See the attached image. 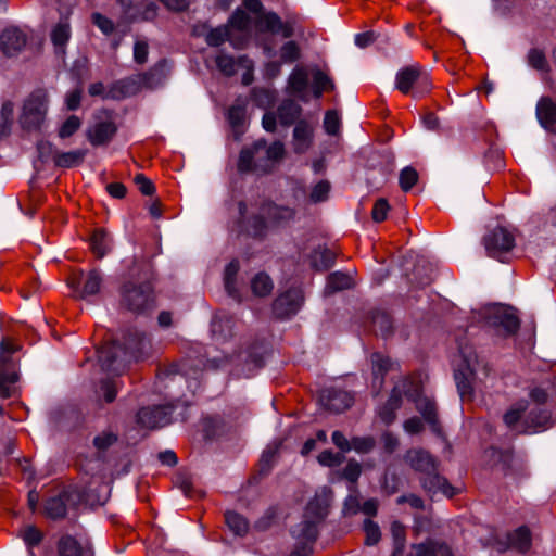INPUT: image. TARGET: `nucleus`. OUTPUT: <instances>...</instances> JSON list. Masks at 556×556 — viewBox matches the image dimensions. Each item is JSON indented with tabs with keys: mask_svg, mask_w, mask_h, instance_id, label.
Listing matches in <instances>:
<instances>
[{
	"mask_svg": "<svg viewBox=\"0 0 556 556\" xmlns=\"http://www.w3.org/2000/svg\"><path fill=\"white\" fill-rule=\"evenodd\" d=\"M536 116L545 128L556 124V103L548 98H543L536 105Z\"/></svg>",
	"mask_w": 556,
	"mask_h": 556,
	"instance_id": "31",
	"label": "nucleus"
},
{
	"mask_svg": "<svg viewBox=\"0 0 556 556\" xmlns=\"http://www.w3.org/2000/svg\"><path fill=\"white\" fill-rule=\"evenodd\" d=\"M281 18L275 12H268L262 16V23L266 30L278 34V28L280 26Z\"/></svg>",
	"mask_w": 556,
	"mask_h": 556,
	"instance_id": "62",
	"label": "nucleus"
},
{
	"mask_svg": "<svg viewBox=\"0 0 556 556\" xmlns=\"http://www.w3.org/2000/svg\"><path fill=\"white\" fill-rule=\"evenodd\" d=\"M414 554L409 556H453L447 544L442 541L427 540L424 543L413 545Z\"/></svg>",
	"mask_w": 556,
	"mask_h": 556,
	"instance_id": "23",
	"label": "nucleus"
},
{
	"mask_svg": "<svg viewBox=\"0 0 556 556\" xmlns=\"http://www.w3.org/2000/svg\"><path fill=\"white\" fill-rule=\"evenodd\" d=\"M391 534L394 541L393 556H396L402 553L405 545V527L399 521H393L391 523Z\"/></svg>",
	"mask_w": 556,
	"mask_h": 556,
	"instance_id": "48",
	"label": "nucleus"
},
{
	"mask_svg": "<svg viewBox=\"0 0 556 556\" xmlns=\"http://www.w3.org/2000/svg\"><path fill=\"white\" fill-rule=\"evenodd\" d=\"M312 264L318 270L328 269L333 264V255L327 250H315L312 256Z\"/></svg>",
	"mask_w": 556,
	"mask_h": 556,
	"instance_id": "46",
	"label": "nucleus"
},
{
	"mask_svg": "<svg viewBox=\"0 0 556 556\" xmlns=\"http://www.w3.org/2000/svg\"><path fill=\"white\" fill-rule=\"evenodd\" d=\"M71 38V25L68 18H62L51 31V41L58 48H63Z\"/></svg>",
	"mask_w": 556,
	"mask_h": 556,
	"instance_id": "36",
	"label": "nucleus"
},
{
	"mask_svg": "<svg viewBox=\"0 0 556 556\" xmlns=\"http://www.w3.org/2000/svg\"><path fill=\"white\" fill-rule=\"evenodd\" d=\"M279 56L281 63L290 64L296 62L301 58L300 46L293 40L285 42L280 47Z\"/></svg>",
	"mask_w": 556,
	"mask_h": 556,
	"instance_id": "41",
	"label": "nucleus"
},
{
	"mask_svg": "<svg viewBox=\"0 0 556 556\" xmlns=\"http://www.w3.org/2000/svg\"><path fill=\"white\" fill-rule=\"evenodd\" d=\"M250 25L251 20L249 15L242 10L235 11L227 24L232 34H235V31L240 33V35L237 36L239 40H243L244 38H247V41L249 40Z\"/></svg>",
	"mask_w": 556,
	"mask_h": 556,
	"instance_id": "30",
	"label": "nucleus"
},
{
	"mask_svg": "<svg viewBox=\"0 0 556 556\" xmlns=\"http://www.w3.org/2000/svg\"><path fill=\"white\" fill-rule=\"evenodd\" d=\"M263 162H268V172L271 170L274 164L281 160L285 155V146L280 141H275L269 147L265 144L261 152Z\"/></svg>",
	"mask_w": 556,
	"mask_h": 556,
	"instance_id": "38",
	"label": "nucleus"
},
{
	"mask_svg": "<svg viewBox=\"0 0 556 556\" xmlns=\"http://www.w3.org/2000/svg\"><path fill=\"white\" fill-rule=\"evenodd\" d=\"M45 511L49 518L60 519L66 515V505L61 497H52L46 502Z\"/></svg>",
	"mask_w": 556,
	"mask_h": 556,
	"instance_id": "44",
	"label": "nucleus"
},
{
	"mask_svg": "<svg viewBox=\"0 0 556 556\" xmlns=\"http://www.w3.org/2000/svg\"><path fill=\"white\" fill-rule=\"evenodd\" d=\"M302 113L301 106L293 100H283L277 109V116L282 126H290Z\"/></svg>",
	"mask_w": 556,
	"mask_h": 556,
	"instance_id": "27",
	"label": "nucleus"
},
{
	"mask_svg": "<svg viewBox=\"0 0 556 556\" xmlns=\"http://www.w3.org/2000/svg\"><path fill=\"white\" fill-rule=\"evenodd\" d=\"M527 409V404L523 402L517 403L504 415V422L507 427L514 428L520 420L522 414Z\"/></svg>",
	"mask_w": 556,
	"mask_h": 556,
	"instance_id": "53",
	"label": "nucleus"
},
{
	"mask_svg": "<svg viewBox=\"0 0 556 556\" xmlns=\"http://www.w3.org/2000/svg\"><path fill=\"white\" fill-rule=\"evenodd\" d=\"M239 262L233 260L225 268L224 283L227 293L233 299H239V293L236 288V276L239 271Z\"/></svg>",
	"mask_w": 556,
	"mask_h": 556,
	"instance_id": "37",
	"label": "nucleus"
},
{
	"mask_svg": "<svg viewBox=\"0 0 556 556\" xmlns=\"http://www.w3.org/2000/svg\"><path fill=\"white\" fill-rule=\"evenodd\" d=\"M86 154L87 151L84 149H77L67 152L55 151L54 165L62 168L79 166L84 162Z\"/></svg>",
	"mask_w": 556,
	"mask_h": 556,
	"instance_id": "28",
	"label": "nucleus"
},
{
	"mask_svg": "<svg viewBox=\"0 0 556 556\" xmlns=\"http://www.w3.org/2000/svg\"><path fill=\"white\" fill-rule=\"evenodd\" d=\"M330 184L327 180L318 181L312 189L309 199L314 203L324 202L328 199L330 192Z\"/></svg>",
	"mask_w": 556,
	"mask_h": 556,
	"instance_id": "54",
	"label": "nucleus"
},
{
	"mask_svg": "<svg viewBox=\"0 0 556 556\" xmlns=\"http://www.w3.org/2000/svg\"><path fill=\"white\" fill-rule=\"evenodd\" d=\"M529 419L534 428H546L551 425V414L545 409H540L538 413L532 409Z\"/></svg>",
	"mask_w": 556,
	"mask_h": 556,
	"instance_id": "55",
	"label": "nucleus"
},
{
	"mask_svg": "<svg viewBox=\"0 0 556 556\" xmlns=\"http://www.w3.org/2000/svg\"><path fill=\"white\" fill-rule=\"evenodd\" d=\"M372 375H374V387L381 388L383 384L384 375L392 369L393 363L391 359L380 353H374L370 357Z\"/></svg>",
	"mask_w": 556,
	"mask_h": 556,
	"instance_id": "26",
	"label": "nucleus"
},
{
	"mask_svg": "<svg viewBox=\"0 0 556 556\" xmlns=\"http://www.w3.org/2000/svg\"><path fill=\"white\" fill-rule=\"evenodd\" d=\"M472 376L473 371L469 366H467L464 370L458 369L454 374L457 390L463 401L471 400L472 397Z\"/></svg>",
	"mask_w": 556,
	"mask_h": 556,
	"instance_id": "29",
	"label": "nucleus"
},
{
	"mask_svg": "<svg viewBox=\"0 0 556 556\" xmlns=\"http://www.w3.org/2000/svg\"><path fill=\"white\" fill-rule=\"evenodd\" d=\"M149 46L143 40H138L134 46V60L138 64H143L148 60Z\"/></svg>",
	"mask_w": 556,
	"mask_h": 556,
	"instance_id": "63",
	"label": "nucleus"
},
{
	"mask_svg": "<svg viewBox=\"0 0 556 556\" xmlns=\"http://www.w3.org/2000/svg\"><path fill=\"white\" fill-rule=\"evenodd\" d=\"M157 5L153 1L143 0L136 5V13L130 15L131 20L153 21L157 15Z\"/></svg>",
	"mask_w": 556,
	"mask_h": 556,
	"instance_id": "39",
	"label": "nucleus"
},
{
	"mask_svg": "<svg viewBox=\"0 0 556 556\" xmlns=\"http://www.w3.org/2000/svg\"><path fill=\"white\" fill-rule=\"evenodd\" d=\"M509 546L519 552H527L531 547V533L530 530L522 526L516 529L508 535Z\"/></svg>",
	"mask_w": 556,
	"mask_h": 556,
	"instance_id": "33",
	"label": "nucleus"
},
{
	"mask_svg": "<svg viewBox=\"0 0 556 556\" xmlns=\"http://www.w3.org/2000/svg\"><path fill=\"white\" fill-rule=\"evenodd\" d=\"M320 403L327 410L338 414L352 406L353 396L343 390L327 389L320 394Z\"/></svg>",
	"mask_w": 556,
	"mask_h": 556,
	"instance_id": "13",
	"label": "nucleus"
},
{
	"mask_svg": "<svg viewBox=\"0 0 556 556\" xmlns=\"http://www.w3.org/2000/svg\"><path fill=\"white\" fill-rule=\"evenodd\" d=\"M314 518L306 515L303 516V520L292 529V535L301 543H313L318 535V525Z\"/></svg>",
	"mask_w": 556,
	"mask_h": 556,
	"instance_id": "22",
	"label": "nucleus"
},
{
	"mask_svg": "<svg viewBox=\"0 0 556 556\" xmlns=\"http://www.w3.org/2000/svg\"><path fill=\"white\" fill-rule=\"evenodd\" d=\"M232 319L227 316H215L212 321V332L217 339L231 336Z\"/></svg>",
	"mask_w": 556,
	"mask_h": 556,
	"instance_id": "42",
	"label": "nucleus"
},
{
	"mask_svg": "<svg viewBox=\"0 0 556 556\" xmlns=\"http://www.w3.org/2000/svg\"><path fill=\"white\" fill-rule=\"evenodd\" d=\"M332 500V491L327 486L319 489L315 496L308 502L304 515L323 521L328 515V508Z\"/></svg>",
	"mask_w": 556,
	"mask_h": 556,
	"instance_id": "14",
	"label": "nucleus"
},
{
	"mask_svg": "<svg viewBox=\"0 0 556 556\" xmlns=\"http://www.w3.org/2000/svg\"><path fill=\"white\" fill-rule=\"evenodd\" d=\"M265 140L260 139L251 147L243 148L238 160V170L240 173H268V162H263L261 152L264 150Z\"/></svg>",
	"mask_w": 556,
	"mask_h": 556,
	"instance_id": "5",
	"label": "nucleus"
},
{
	"mask_svg": "<svg viewBox=\"0 0 556 556\" xmlns=\"http://www.w3.org/2000/svg\"><path fill=\"white\" fill-rule=\"evenodd\" d=\"M261 212L266 215L268 222L273 226H280L290 220L295 216V211L289 206L277 205L271 202L263 203Z\"/></svg>",
	"mask_w": 556,
	"mask_h": 556,
	"instance_id": "20",
	"label": "nucleus"
},
{
	"mask_svg": "<svg viewBox=\"0 0 556 556\" xmlns=\"http://www.w3.org/2000/svg\"><path fill=\"white\" fill-rule=\"evenodd\" d=\"M351 450L357 453H368L375 446V440L370 437H355L351 440Z\"/></svg>",
	"mask_w": 556,
	"mask_h": 556,
	"instance_id": "58",
	"label": "nucleus"
},
{
	"mask_svg": "<svg viewBox=\"0 0 556 556\" xmlns=\"http://www.w3.org/2000/svg\"><path fill=\"white\" fill-rule=\"evenodd\" d=\"M483 243L488 255L497 258L514 248L515 238L507 229L496 227L484 236Z\"/></svg>",
	"mask_w": 556,
	"mask_h": 556,
	"instance_id": "6",
	"label": "nucleus"
},
{
	"mask_svg": "<svg viewBox=\"0 0 556 556\" xmlns=\"http://www.w3.org/2000/svg\"><path fill=\"white\" fill-rule=\"evenodd\" d=\"M308 86V74L303 66L293 68L288 78V90L291 93L301 96Z\"/></svg>",
	"mask_w": 556,
	"mask_h": 556,
	"instance_id": "32",
	"label": "nucleus"
},
{
	"mask_svg": "<svg viewBox=\"0 0 556 556\" xmlns=\"http://www.w3.org/2000/svg\"><path fill=\"white\" fill-rule=\"evenodd\" d=\"M216 66L226 76H232L236 73L237 64H240L239 60L236 61L233 56L226 53H219L215 59Z\"/></svg>",
	"mask_w": 556,
	"mask_h": 556,
	"instance_id": "45",
	"label": "nucleus"
},
{
	"mask_svg": "<svg viewBox=\"0 0 556 556\" xmlns=\"http://www.w3.org/2000/svg\"><path fill=\"white\" fill-rule=\"evenodd\" d=\"M119 305L129 312L141 313L153 305V288L150 282L126 281L119 287Z\"/></svg>",
	"mask_w": 556,
	"mask_h": 556,
	"instance_id": "1",
	"label": "nucleus"
},
{
	"mask_svg": "<svg viewBox=\"0 0 556 556\" xmlns=\"http://www.w3.org/2000/svg\"><path fill=\"white\" fill-rule=\"evenodd\" d=\"M173 409L172 405L143 407L137 414V421L147 429L161 428L170 424Z\"/></svg>",
	"mask_w": 556,
	"mask_h": 556,
	"instance_id": "7",
	"label": "nucleus"
},
{
	"mask_svg": "<svg viewBox=\"0 0 556 556\" xmlns=\"http://www.w3.org/2000/svg\"><path fill=\"white\" fill-rule=\"evenodd\" d=\"M402 403V391L395 386L387 403L379 409V417L386 425H390L395 419V412Z\"/></svg>",
	"mask_w": 556,
	"mask_h": 556,
	"instance_id": "25",
	"label": "nucleus"
},
{
	"mask_svg": "<svg viewBox=\"0 0 556 556\" xmlns=\"http://www.w3.org/2000/svg\"><path fill=\"white\" fill-rule=\"evenodd\" d=\"M118 391V382L116 380H102L100 383V392L103 394L105 402L111 403L115 400Z\"/></svg>",
	"mask_w": 556,
	"mask_h": 556,
	"instance_id": "57",
	"label": "nucleus"
},
{
	"mask_svg": "<svg viewBox=\"0 0 556 556\" xmlns=\"http://www.w3.org/2000/svg\"><path fill=\"white\" fill-rule=\"evenodd\" d=\"M205 41L211 47H219L226 41L236 49H242L247 45V38L239 40L235 34L230 30L227 25H222L216 28H212L205 36Z\"/></svg>",
	"mask_w": 556,
	"mask_h": 556,
	"instance_id": "19",
	"label": "nucleus"
},
{
	"mask_svg": "<svg viewBox=\"0 0 556 556\" xmlns=\"http://www.w3.org/2000/svg\"><path fill=\"white\" fill-rule=\"evenodd\" d=\"M117 127L112 119L97 122L87 130L88 141L94 146H103L109 143L115 136Z\"/></svg>",
	"mask_w": 556,
	"mask_h": 556,
	"instance_id": "16",
	"label": "nucleus"
},
{
	"mask_svg": "<svg viewBox=\"0 0 556 556\" xmlns=\"http://www.w3.org/2000/svg\"><path fill=\"white\" fill-rule=\"evenodd\" d=\"M389 211L390 205L388 201L383 198H380L374 204L371 217L376 223H381L387 218Z\"/></svg>",
	"mask_w": 556,
	"mask_h": 556,
	"instance_id": "56",
	"label": "nucleus"
},
{
	"mask_svg": "<svg viewBox=\"0 0 556 556\" xmlns=\"http://www.w3.org/2000/svg\"><path fill=\"white\" fill-rule=\"evenodd\" d=\"M90 247L98 258H102L111 249V239L103 229L93 232Z\"/></svg>",
	"mask_w": 556,
	"mask_h": 556,
	"instance_id": "34",
	"label": "nucleus"
},
{
	"mask_svg": "<svg viewBox=\"0 0 556 556\" xmlns=\"http://www.w3.org/2000/svg\"><path fill=\"white\" fill-rule=\"evenodd\" d=\"M395 88L403 94L410 93L413 98H421L431 90L432 84L428 73L415 64L396 73Z\"/></svg>",
	"mask_w": 556,
	"mask_h": 556,
	"instance_id": "2",
	"label": "nucleus"
},
{
	"mask_svg": "<svg viewBox=\"0 0 556 556\" xmlns=\"http://www.w3.org/2000/svg\"><path fill=\"white\" fill-rule=\"evenodd\" d=\"M304 302L300 288H292L280 294L273 304V312L278 318H288L295 315Z\"/></svg>",
	"mask_w": 556,
	"mask_h": 556,
	"instance_id": "8",
	"label": "nucleus"
},
{
	"mask_svg": "<svg viewBox=\"0 0 556 556\" xmlns=\"http://www.w3.org/2000/svg\"><path fill=\"white\" fill-rule=\"evenodd\" d=\"M238 210L240 215L239 224L242 231L253 238H263L266 236L268 229V224L265 219L266 215L261 212V214L247 217L248 206L242 201L239 202Z\"/></svg>",
	"mask_w": 556,
	"mask_h": 556,
	"instance_id": "10",
	"label": "nucleus"
},
{
	"mask_svg": "<svg viewBox=\"0 0 556 556\" xmlns=\"http://www.w3.org/2000/svg\"><path fill=\"white\" fill-rule=\"evenodd\" d=\"M362 472V467L358 462L350 460L343 469L342 476L344 479L350 481L351 483H355L359 478Z\"/></svg>",
	"mask_w": 556,
	"mask_h": 556,
	"instance_id": "61",
	"label": "nucleus"
},
{
	"mask_svg": "<svg viewBox=\"0 0 556 556\" xmlns=\"http://www.w3.org/2000/svg\"><path fill=\"white\" fill-rule=\"evenodd\" d=\"M486 318L490 325L502 327L507 334L516 333L520 327L519 318L509 307L495 306L489 311Z\"/></svg>",
	"mask_w": 556,
	"mask_h": 556,
	"instance_id": "11",
	"label": "nucleus"
},
{
	"mask_svg": "<svg viewBox=\"0 0 556 556\" xmlns=\"http://www.w3.org/2000/svg\"><path fill=\"white\" fill-rule=\"evenodd\" d=\"M421 483L424 489L430 494H437L441 492L445 496L452 497L456 493L454 486H452L444 477H441L437 472V465L434 466L433 470L424 472Z\"/></svg>",
	"mask_w": 556,
	"mask_h": 556,
	"instance_id": "18",
	"label": "nucleus"
},
{
	"mask_svg": "<svg viewBox=\"0 0 556 556\" xmlns=\"http://www.w3.org/2000/svg\"><path fill=\"white\" fill-rule=\"evenodd\" d=\"M418 181V173L412 166L404 167L399 177V184L404 192L409 191Z\"/></svg>",
	"mask_w": 556,
	"mask_h": 556,
	"instance_id": "47",
	"label": "nucleus"
},
{
	"mask_svg": "<svg viewBox=\"0 0 556 556\" xmlns=\"http://www.w3.org/2000/svg\"><path fill=\"white\" fill-rule=\"evenodd\" d=\"M103 286V275L99 269H92L81 275L77 286L74 287L77 296L81 300H89L101 292Z\"/></svg>",
	"mask_w": 556,
	"mask_h": 556,
	"instance_id": "15",
	"label": "nucleus"
},
{
	"mask_svg": "<svg viewBox=\"0 0 556 556\" xmlns=\"http://www.w3.org/2000/svg\"><path fill=\"white\" fill-rule=\"evenodd\" d=\"M352 285L350 276L346 274L337 271L329 276L327 287L333 291H340L349 289Z\"/></svg>",
	"mask_w": 556,
	"mask_h": 556,
	"instance_id": "50",
	"label": "nucleus"
},
{
	"mask_svg": "<svg viewBox=\"0 0 556 556\" xmlns=\"http://www.w3.org/2000/svg\"><path fill=\"white\" fill-rule=\"evenodd\" d=\"M26 45V35L17 27L5 28L0 36V48L8 56L15 55Z\"/></svg>",
	"mask_w": 556,
	"mask_h": 556,
	"instance_id": "17",
	"label": "nucleus"
},
{
	"mask_svg": "<svg viewBox=\"0 0 556 556\" xmlns=\"http://www.w3.org/2000/svg\"><path fill=\"white\" fill-rule=\"evenodd\" d=\"M130 346L117 342L103 345L98 350V358L103 369L117 371L121 364L126 359Z\"/></svg>",
	"mask_w": 556,
	"mask_h": 556,
	"instance_id": "9",
	"label": "nucleus"
},
{
	"mask_svg": "<svg viewBox=\"0 0 556 556\" xmlns=\"http://www.w3.org/2000/svg\"><path fill=\"white\" fill-rule=\"evenodd\" d=\"M225 520L229 529L237 535H243L248 532L249 523L245 518L238 513L227 511Z\"/></svg>",
	"mask_w": 556,
	"mask_h": 556,
	"instance_id": "40",
	"label": "nucleus"
},
{
	"mask_svg": "<svg viewBox=\"0 0 556 556\" xmlns=\"http://www.w3.org/2000/svg\"><path fill=\"white\" fill-rule=\"evenodd\" d=\"M23 540L29 546L38 545L42 540V533L35 527H27L23 532Z\"/></svg>",
	"mask_w": 556,
	"mask_h": 556,
	"instance_id": "64",
	"label": "nucleus"
},
{
	"mask_svg": "<svg viewBox=\"0 0 556 556\" xmlns=\"http://www.w3.org/2000/svg\"><path fill=\"white\" fill-rule=\"evenodd\" d=\"M81 126V119L76 115L67 117L59 128L58 135L61 139L72 137Z\"/></svg>",
	"mask_w": 556,
	"mask_h": 556,
	"instance_id": "49",
	"label": "nucleus"
},
{
	"mask_svg": "<svg viewBox=\"0 0 556 556\" xmlns=\"http://www.w3.org/2000/svg\"><path fill=\"white\" fill-rule=\"evenodd\" d=\"M251 289L254 295L263 298L271 293L274 283L267 274L258 273L251 280Z\"/></svg>",
	"mask_w": 556,
	"mask_h": 556,
	"instance_id": "35",
	"label": "nucleus"
},
{
	"mask_svg": "<svg viewBox=\"0 0 556 556\" xmlns=\"http://www.w3.org/2000/svg\"><path fill=\"white\" fill-rule=\"evenodd\" d=\"M416 407L424 416L425 420L430 425L435 426L437 424V408L432 400L428 397H419L416 401Z\"/></svg>",
	"mask_w": 556,
	"mask_h": 556,
	"instance_id": "43",
	"label": "nucleus"
},
{
	"mask_svg": "<svg viewBox=\"0 0 556 556\" xmlns=\"http://www.w3.org/2000/svg\"><path fill=\"white\" fill-rule=\"evenodd\" d=\"M405 458L413 469L421 473L433 470L435 466L432 456L422 450L408 451Z\"/></svg>",
	"mask_w": 556,
	"mask_h": 556,
	"instance_id": "24",
	"label": "nucleus"
},
{
	"mask_svg": "<svg viewBox=\"0 0 556 556\" xmlns=\"http://www.w3.org/2000/svg\"><path fill=\"white\" fill-rule=\"evenodd\" d=\"M365 544L375 545L380 541L381 532L379 526L370 519L364 521Z\"/></svg>",
	"mask_w": 556,
	"mask_h": 556,
	"instance_id": "52",
	"label": "nucleus"
},
{
	"mask_svg": "<svg viewBox=\"0 0 556 556\" xmlns=\"http://www.w3.org/2000/svg\"><path fill=\"white\" fill-rule=\"evenodd\" d=\"M59 556H93L90 542L71 534L62 535L56 544Z\"/></svg>",
	"mask_w": 556,
	"mask_h": 556,
	"instance_id": "12",
	"label": "nucleus"
},
{
	"mask_svg": "<svg viewBox=\"0 0 556 556\" xmlns=\"http://www.w3.org/2000/svg\"><path fill=\"white\" fill-rule=\"evenodd\" d=\"M17 348L8 339L0 342V396L10 397L11 386L17 380L12 354Z\"/></svg>",
	"mask_w": 556,
	"mask_h": 556,
	"instance_id": "4",
	"label": "nucleus"
},
{
	"mask_svg": "<svg viewBox=\"0 0 556 556\" xmlns=\"http://www.w3.org/2000/svg\"><path fill=\"white\" fill-rule=\"evenodd\" d=\"M312 127L305 121H299L293 129V151L298 154L305 153L312 146Z\"/></svg>",
	"mask_w": 556,
	"mask_h": 556,
	"instance_id": "21",
	"label": "nucleus"
},
{
	"mask_svg": "<svg viewBox=\"0 0 556 556\" xmlns=\"http://www.w3.org/2000/svg\"><path fill=\"white\" fill-rule=\"evenodd\" d=\"M528 63L536 71L547 72L548 63L542 50L531 49L528 53Z\"/></svg>",
	"mask_w": 556,
	"mask_h": 556,
	"instance_id": "51",
	"label": "nucleus"
},
{
	"mask_svg": "<svg viewBox=\"0 0 556 556\" xmlns=\"http://www.w3.org/2000/svg\"><path fill=\"white\" fill-rule=\"evenodd\" d=\"M48 111V97L42 90H37L25 101L21 124L26 129L39 128Z\"/></svg>",
	"mask_w": 556,
	"mask_h": 556,
	"instance_id": "3",
	"label": "nucleus"
},
{
	"mask_svg": "<svg viewBox=\"0 0 556 556\" xmlns=\"http://www.w3.org/2000/svg\"><path fill=\"white\" fill-rule=\"evenodd\" d=\"M324 127L327 134L337 135L340 128V117L337 112L328 111L325 115Z\"/></svg>",
	"mask_w": 556,
	"mask_h": 556,
	"instance_id": "60",
	"label": "nucleus"
},
{
	"mask_svg": "<svg viewBox=\"0 0 556 556\" xmlns=\"http://www.w3.org/2000/svg\"><path fill=\"white\" fill-rule=\"evenodd\" d=\"M117 440L116 434L111 431H103L93 439V445L99 451H105L108 447L113 445Z\"/></svg>",
	"mask_w": 556,
	"mask_h": 556,
	"instance_id": "59",
	"label": "nucleus"
}]
</instances>
